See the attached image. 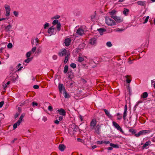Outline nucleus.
I'll list each match as a JSON object with an SVG mask.
<instances>
[{
  "label": "nucleus",
  "mask_w": 155,
  "mask_h": 155,
  "mask_svg": "<svg viewBox=\"0 0 155 155\" xmlns=\"http://www.w3.org/2000/svg\"><path fill=\"white\" fill-rule=\"evenodd\" d=\"M84 32V30L82 28H79L77 30V33L79 35H82Z\"/></svg>",
  "instance_id": "nucleus-14"
},
{
  "label": "nucleus",
  "mask_w": 155,
  "mask_h": 155,
  "mask_svg": "<svg viewBox=\"0 0 155 155\" xmlns=\"http://www.w3.org/2000/svg\"><path fill=\"white\" fill-rule=\"evenodd\" d=\"M116 12L114 10H113L109 12V14L111 15V17L112 16H115L114 15L116 14Z\"/></svg>",
  "instance_id": "nucleus-26"
},
{
  "label": "nucleus",
  "mask_w": 155,
  "mask_h": 155,
  "mask_svg": "<svg viewBox=\"0 0 155 155\" xmlns=\"http://www.w3.org/2000/svg\"><path fill=\"white\" fill-rule=\"evenodd\" d=\"M32 58H28L25 60L24 61L27 63H29L32 60Z\"/></svg>",
  "instance_id": "nucleus-31"
},
{
  "label": "nucleus",
  "mask_w": 155,
  "mask_h": 155,
  "mask_svg": "<svg viewBox=\"0 0 155 155\" xmlns=\"http://www.w3.org/2000/svg\"><path fill=\"white\" fill-rule=\"evenodd\" d=\"M81 81L84 84H85L87 82L86 80L83 78H81Z\"/></svg>",
  "instance_id": "nucleus-48"
},
{
  "label": "nucleus",
  "mask_w": 155,
  "mask_h": 155,
  "mask_svg": "<svg viewBox=\"0 0 155 155\" xmlns=\"http://www.w3.org/2000/svg\"><path fill=\"white\" fill-rule=\"evenodd\" d=\"M60 22L59 21H58V20L55 19L53 21L52 23L53 25H55L56 24L57 25Z\"/></svg>",
  "instance_id": "nucleus-34"
},
{
  "label": "nucleus",
  "mask_w": 155,
  "mask_h": 155,
  "mask_svg": "<svg viewBox=\"0 0 155 155\" xmlns=\"http://www.w3.org/2000/svg\"><path fill=\"white\" fill-rule=\"evenodd\" d=\"M63 119V117L62 116H60L59 117L58 120L60 121H61Z\"/></svg>",
  "instance_id": "nucleus-64"
},
{
  "label": "nucleus",
  "mask_w": 155,
  "mask_h": 155,
  "mask_svg": "<svg viewBox=\"0 0 155 155\" xmlns=\"http://www.w3.org/2000/svg\"><path fill=\"white\" fill-rule=\"evenodd\" d=\"M67 51L65 49H64L63 50H61V51L59 52L58 54L59 56L62 57L64 55H66L67 54Z\"/></svg>",
  "instance_id": "nucleus-8"
},
{
  "label": "nucleus",
  "mask_w": 155,
  "mask_h": 155,
  "mask_svg": "<svg viewBox=\"0 0 155 155\" xmlns=\"http://www.w3.org/2000/svg\"><path fill=\"white\" fill-rule=\"evenodd\" d=\"M70 66L73 68H75L76 67V64L74 63H72L70 64Z\"/></svg>",
  "instance_id": "nucleus-40"
},
{
  "label": "nucleus",
  "mask_w": 155,
  "mask_h": 155,
  "mask_svg": "<svg viewBox=\"0 0 155 155\" xmlns=\"http://www.w3.org/2000/svg\"><path fill=\"white\" fill-rule=\"evenodd\" d=\"M2 44H1L0 45V52L1 53H2V51L4 48V47H2Z\"/></svg>",
  "instance_id": "nucleus-47"
},
{
  "label": "nucleus",
  "mask_w": 155,
  "mask_h": 155,
  "mask_svg": "<svg viewBox=\"0 0 155 155\" xmlns=\"http://www.w3.org/2000/svg\"><path fill=\"white\" fill-rule=\"evenodd\" d=\"M57 111L59 113L60 115L62 116H65L66 115V111L62 108L58 109Z\"/></svg>",
  "instance_id": "nucleus-11"
},
{
  "label": "nucleus",
  "mask_w": 155,
  "mask_h": 155,
  "mask_svg": "<svg viewBox=\"0 0 155 155\" xmlns=\"http://www.w3.org/2000/svg\"><path fill=\"white\" fill-rule=\"evenodd\" d=\"M21 120H20V119H19V120H18L17 122L16 123H17V124L18 125H19L20 124V123H21Z\"/></svg>",
  "instance_id": "nucleus-52"
},
{
  "label": "nucleus",
  "mask_w": 155,
  "mask_h": 155,
  "mask_svg": "<svg viewBox=\"0 0 155 155\" xmlns=\"http://www.w3.org/2000/svg\"><path fill=\"white\" fill-rule=\"evenodd\" d=\"M129 131L131 133L133 134H135L136 133L135 130L134 129H130L129 130Z\"/></svg>",
  "instance_id": "nucleus-36"
},
{
  "label": "nucleus",
  "mask_w": 155,
  "mask_h": 155,
  "mask_svg": "<svg viewBox=\"0 0 155 155\" xmlns=\"http://www.w3.org/2000/svg\"><path fill=\"white\" fill-rule=\"evenodd\" d=\"M111 18L114 19V20L117 22H121L123 20L120 17L115 16H112Z\"/></svg>",
  "instance_id": "nucleus-9"
},
{
  "label": "nucleus",
  "mask_w": 155,
  "mask_h": 155,
  "mask_svg": "<svg viewBox=\"0 0 155 155\" xmlns=\"http://www.w3.org/2000/svg\"><path fill=\"white\" fill-rule=\"evenodd\" d=\"M126 78V82L127 83L129 84L131 81V77L130 75H127L125 76Z\"/></svg>",
  "instance_id": "nucleus-15"
},
{
  "label": "nucleus",
  "mask_w": 155,
  "mask_h": 155,
  "mask_svg": "<svg viewBox=\"0 0 155 155\" xmlns=\"http://www.w3.org/2000/svg\"><path fill=\"white\" fill-rule=\"evenodd\" d=\"M71 42V39L70 38H67L65 39L64 41V44L66 46H68Z\"/></svg>",
  "instance_id": "nucleus-10"
},
{
  "label": "nucleus",
  "mask_w": 155,
  "mask_h": 155,
  "mask_svg": "<svg viewBox=\"0 0 155 155\" xmlns=\"http://www.w3.org/2000/svg\"><path fill=\"white\" fill-rule=\"evenodd\" d=\"M69 54H67V55L65 56L64 60V64H65L67 63V62L68 60V58H69L68 56Z\"/></svg>",
  "instance_id": "nucleus-23"
},
{
  "label": "nucleus",
  "mask_w": 155,
  "mask_h": 155,
  "mask_svg": "<svg viewBox=\"0 0 155 155\" xmlns=\"http://www.w3.org/2000/svg\"><path fill=\"white\" fill-rule=\"evenodd\" d=\"M127 104L125 105L124 106V112L123 117L124 120L126 119V117L127 115Z\"/></svg>",
  "instance_id": "nucleus-12"
},
{
  "label": "nucleus",
  "mask_w": 155,
  "mask_h": 155,
  "mask_svg": "<svg viewBox=\"0 0 155 155\" xmlns=\"http://www.w3.org/2000/svg\"><path fill=\"white\" fill-rule=\"evenodd\" d=\"M68 65H66L64 67V73H66L68 71Z\"/></svg>",
  "instance_id": "nucleus-33"
},
{
  "label": "nucleus",
  "mask_w": 155,
  "mask_h": 155,
  "mask_svg": "<svg viewBox=\"0 0 155 155\" xmlns=\"http://www.w3.org/2000/svg\"><path fill=\"white\" fill-rule=\"evenodd\" d=\"M108 47H111L112 46V44L110 41L107 42L106 43Z\"/></svg>",
  "instance_id": "nucleus-37"
},
{
  "label": "nucleus",
  "mask_w": 155,
  "mask_h": 155,
  "mask_svg": "<svg viewBox=\"0 0 155 155\" xmlns=\"http://www.w3.org/2000/svg\"><path fill=\"white\" fill-rule=\"evenodd\" d=\"M25 115V114H22L21 115V116H20L19 118V119H20V120H22L23 118L24 117Z\"/></svg>",
  "instance_id": "nucleus-44"
},
{
  "label": "nucleus",
  "mask_w": 155,
  "mask_h": 155,
  "mask_svg": "<svg viewBox=\"0 0 155 155\" xmlns=\"http://www.w3.org/2000/svg\"><path fill=\"white\" fill-rule=\"evenodd\" d=\"M4 104V101H2L0 102V107H2Z\"/></svg>",
  "instance_id": "nucleus-55"
},
{
  "label": "nucleus",
  "mask_w": 155,
  "mask_h": 155,
  "mask_svg": "<svg viewBox=\"0 0 155 155\" xmlns=\"http://www.w3.org/2000/svg\"><path fill=\"white\" fill-rule=\"evenodd\" d=\"M12 47V45L11 43H9L7 45V47L9 48H11Z\"/></svg>",
  "instance_id": "nucleus-41"
},
{
  "label": "nucleus",
  "mask_w": 155,
  "mask_h": 155,
  "mask_svg": "<svg viewBox=\"0 0 155 155\" xmlns=\"http://www.w3.org/2000/svg\"><path fill=\"white\" fill-rule=\"evenodd\" d=\"M47 120V118L45 117H43L42 118V120L44 121H46Z\"/></svg>",
  "instance_id": "nucleus-60"
},
{
  "label": "nucleus",
  "mask_w": 155,
  "mask_h": 155,
  "mask_svg": "<svg viewBox=\"0 0 155 155\" xmlns=\"http://www.w3.org/2000/svg\"><path fill=\"white\" fill-rule=\"evenodd\" d=\"M6 10V16L8 17L10 15V12L11 11V8L10 6L7 4L5 5L4 6Z\"/></svg>",
  "instance_id": "nucleus-4"
},
{
  "label": "nucleus",
  "mask_w": 155,
  "mask_h": 155,
  "mask_svg": "<svg viewBox=\"0 0 155 155\" xmlns=\"http://www.w3.org/2000/svg\"><path fill=\"white\" fill-rule=\"evenodd\" d=\"M96 39L93 38L90 40L89 43L91 45H94L96 44Z\"/></svg>",
  "instance_id": "nucleus-16"
},
{
  "label": "nucleus",
  "mask_w": 155,
  "mask_h": 155,
  "mask_svg": "<svg viewBox=\"0 0 155 155\" xmlns=\"http://www.w3.org/2000/svg\"><path fill=\"white\" fill-rule=\"evenodd\" d=\"M66 146L64 144H60L58 148L61 151H64L66 148Z\"/></svg>",
  "instance_id": "nucleus-18"
},
{
  "label": "nucleus",
  "mask_w": 155,
  "mask_h": 155,
  "mask_svg": "<svg viewBox=\"0 0 155 155\" xmlns=\"http://www.w3.org/2000/svg\"><path fill=\"white\" fill-rule=\"evenodd\" d=\"M140 131L141 133V135H143L148 133L149 131L148 130H142Z\"/></svg>",
  "instance_id": "nucleus-27"
},
{
  "label": "nucleus",
  "mask_w": 155,
  "mask_h": 155,
  "mask_svg": "<svg viewBox=\"0 0 155 155\" xmlns=\"http://www.w3.org/2000/svg\"><path fill=\"white\" fill-rule=\"evenodd\" d=\"M148 96V94L147 92H144L142 95L141 96V97H142L143 98H147Z\"/></svg>",
  "instance_id": "nucleus-28"
},
{
  "label": "nucleus",
  "mask_w": 155,
  "mask_h": 155,
  "mask_svg": "<svg viewBox=\"0 0 155 155\" xmlns=\"http://www.w3.org/2000/svg\"><path fill=\"white\" fill-rule=\"evenodd\" d=\"M19 114H20L19 113L17 112L15 115V118H17L18 117V116H19Z\"/></svg>",
  "instance_id": "nucleus-51"
},
{
  "label": "nucleus",
  "mask_w": 155,
  "mask_h": 155,
  "mask_svg": "<svg viewBox=\"0 0 155 155\" xmlns=\"http://www.w3.org/2000/svg\"><path fill=\"white\" fill-rule=\"evenodd\" d=\"M78 128V127L74 124H72L69 126L68 131L69 133H72L73 134H74Z\"/></svg>",
  "instance_id": "nucleus-2"
},
{
  "label": "nucleus",
  "mask_w": 155,
  "mask_h": 155,
  "mask_svg": "<svg viewBox=\"0 0 155 155\" xmlns=\"http://www.w3.org/2000/svg\"><path fill=\"white\" fill-rule=\"evenodd\" d=\"M58 88L60 92H61L63 90V91H64V87L63 84H59L58 85Z\"/></svg>",
  "instance_id": "nucleus-22"
},
{
  "label": "nucleus",
  "mask_w": 155,
  "mask_h": 155,
  "mask_svg": "<svg viewBox=\"0 0 155 155\" xmlns=\"http://www.w3.org/2000/svg\"><path fill=\"white\" fill-rule=\"evenodd\" d=\"M12 26L10 25V24H9L5 27V29L6 32H8L10 30Z\"/></svg>",
  "instance_id": "nucleus-21"
},
{
  "label": "nucleus",
  "mask_w": 155,
  "mask_h": 155,
  "mask_svg": "<svg viewBox=\"0 0 155 155\" xmlns=\"http://www.w3.org/2000/svg\"><path fill=\"white\" fill-rule=\"evenodd\" d=\"M48 33L50 34V36H51L54 33H55L56 32V30L55 29V28L53 27V26L49 28L48 31Z\"/></svg>",
  "instance_id": "nucleus-5"
},
{
  "label": "nucleus",
  "mask_w": 155,
  "mask_h": 155,
  "mask_svg": "<svg viewBox=\"0 0 155 155\" xmlns=\"http://www.w3.org/2000/svg\"><path fill=\"white\" fill-rule=\"evenodd\" d=\"M36 47H34L32 49V51L33 52H34L36 50Z\"/></svg>",
  "instance_id": "nucleus-63"
},
{
  "label": "nucleus",
  "mask_w": 155,
  "mask_h": 155,
  "mask_svg": "<svg viewBox=\"0 0 155 155\" xmlns=\"http://www.w3.org/2000/svg\"><path fill=\"white\" fill-rule=\"evenodd\" d=\"M101 125L97 124L93 128V129L94 130V133H95L97 134L98 135H100L101 134Z\"/></svg>",
  "instance_id": "nucleus-3"
},
{
  "label": "nucleus",
  "mask_w": 155,
  "mask_h": 155,
  "mask_svg": "<svg viewBox=\"0 0 155 155\" xmlns=\"http://www.w3.org/2000/svg\"><path fill=\"white\" fill-rule=\"evenodd\" d=\"M110 146L113 148H118L119 147L117 144H115L112 143H110Z\"/></svg>",
  "instance_id": "nucleus-29"
},
{
  "label": "nucleus",
  "mask_w": 155,
  "mask_h": 155,
  "mask_svg": "<svg viewBox=\"0 0 155 155\" xmlns=\"http://www.w3.org/2000/svg\"><path fill=\"white\" fill-rule=\"evenodd\" d=\"M149 16H147V17L144 20V21L143 22V24H144L146 23L147 22V21L149 19Z\"/></svg>",
  "instance_id": "nucleus-42"
},
{
  "label": "nucleus",
  "mask_w": 155,
  "mask_h": 155,
  "mask_svg": "<svg viewBox=\"0 0 155 155\" xmlns=\"http://www.w3.org/2000/svg\"><path fill=\"white\" fill-rule=\"evenodd\" d=\"M84 60V59L82 57H80L78 58V61L80 62H82Z\"/></svg>",
  "instance_id": "nucleus-39"
},
{
  "label": "nucleus",
  "mask_w": 155,
  "mask_h": 155,
  "mask_svg": "<svg viewBox=\"0 0 155 155\" xmlns=\"http://www.w3.org/2000/svg\"><path fill=\"white\" fill-rule=\"evenodd\" d=\"M70 83L68 84H69V86H71L72 85L74 84V81H71V82H69Z\"/></svg>",
  "instance_id": "nucleus-59"
},
{
  "label": "nucleus",
  "mask_w": 155,
  "mask_h": 155,
  "mask_svg": "<svg viewBox=\"0 0 155 155\" xmlns=\"http://www.w3.org/2000/svg\"><path fill=\"white\" fill-rule=\"evenodd\" d=\"M18 124L17 123H15L13 125V129H15L17 127Z\"/></svg>",
  "instance_id": "nucleus-53"
},
{
  "label": "nucleus",
  "mask_w": 155,
  "mask_h": 155,
  "mask_svg": "<svg viewBox=\"0 0 155 155\" xmlns=\"http://www.w3.org/2000/svg\"><path fill=\"white\" fill-rule=\"evenodd\" d=\"M104 111L105 112L107 116L108 117L110 118H112V116L110 114L109 112L106 109H104Z\"/></svg>",
  "instance_id": "nucleus-20"
},
{
  "label": "nucleus",
  "mask_w": 155,
  "mask_h": 155,
  "mask_svg": "<svg viewBox=\"0 0 155 155\" xmlns=\"http://www.w3.org/2000/svg\"><path fill=\"white\" fill-rule=\"evenodd\" d=\"M105 21L106 24L109 26H111L116 25L115 21L108 17H106Z\"/></svg>",
  "instance_id": "nucleus-1"
},
{
  "label": "nucleus",
  "mask_w": 155,
  "mask_h": 155,
  "mask_svg": "<svg viewBox=\"0 0 155 155\" xmlns=\"http://www.w3.org/2000/svg\"><path fill=\"white\" fill-rule=\"evenodd\" d=\"M31 54V51H29L26 54V56L27 58L30 57Z\"/></svg>",
  "instance_id": "nucleus-38"
},
{
  "label": "nucleus",
  "mask_w": 155,
  "mask_h": 155,
  "mask_svg": "<svg viewBox=\"0 0 155 155\" xmlns=\"http://www.w3.org/2000/svg\"><path fill=\"white\" fill-rule=\"evenodd\" d=\"M23 68V67H20L15 72H17L18 71H21V69Z\"/></svg>",
  "instance_id": "nucleus-62"
},
{
  "label": "nucleus",
  "mask_w": 155,
  "mask_h": 155,
  "mask_svg": "<svg viewBox=\"0 0 155 155\" xmlns=\"http://www.w3.org/2000/svg\"><path fill=\"white\" fill-rule=\"evenodd\" d=\"M85 46V44L84 43H82L80 44L79 45V48L81 49L84 48Z\"/></svg>",
  "instance_id": "nucleus-32"
},
{
  "label": "nucleus",
  "mask_w": 155,
  "mask_h": 155,
  "mask_svg": "<svg viewBox=\"0 0 155 155\" xmlns=\"http://www.w3.org/2000/svg\"><path fill=\"white\" fill-rule=\"evenodd\" d=\"M113 125L118 130L120 131L121 133H123V131L122 129L119 125L117 124L116 122L113 121Z\"/></svg>",
  "instance_id": "nucleus-7"
},
{
  "label": "nucleus",
  "mask_w": 155,
  "mask_h": 155,
  "mask_svg": "<svg viewBox=\"0 0 155 155\" xmlns=\"http://www.w3.org/2000/svg\"><path fill=\"white\" fill-rule=\"evenodd\" d=\"M32 105L33 106H34L35 105V106H37L38 105V103H36V102H33L32 103Z\"/></svg>",
  "instance_id": "nucleus-58"
},
{
  "label": "nucleus",
  "mask_w": 155,
  "mask_h": 155,
  "mask_svg": "<svg viewBox=\"0 0 155 155\" xmlns=\"http://www.w3.org/2000/svg\"><path fill=\"white\" fill-rule=\"evenodd\" d=\"M110 143V142L108 141L105 140H99L97 141V144L100 145L103 143L107 144Z\"/></svg>",
  "instance_id": "nucleus-13"
},
{
  "label": "nucleus",
  "mask_w": 155,
  "mask_h": 155,
  "mask_svg": "<svg viewBox=\"0 0 155 155\" xmlns=\"http://www.w3.org/2000/svg\"><path fill=\"white\" fill-rule=\"evenodd\" d=\"M146 1H138L137 3L139 5L145 6L146 5Z\"/></svg>",
  "instance_id": "nucleus-19"
},
{
  "label": "nucleus",
  "mask_w": 155,
  "mask_h": 155,
  "mask_svg": "<svg viewBox=\"0 0 155 155\" xmlns=\"http://www.w3.org/2000/svg\"><path fill=\"white\" fill-rule=\"evenodd\" d=\"M60 16L57 15L54 16L52 19H58L60 18Z\"/></svg>",
  "instance_id": "nucleus-56"
},
{
  "label": "nucleus",
  "mask_w": 155,
  "mask_h": 155,
  "mask_svg": "<svg viewBox=\"0 0 155 155\" xmlns=\"http://www.w3.org/2000/svg\"><path fill=\"white\" fill-rule=\"evenodd\" d=\"M129 12V10L128 9L124 8L123 11V13L125 15L127 16Z\"/></svg>",
  "instance_id": "nucleus-25"
},
{
  "label": "nucleus",
  "mask_w": 155,
  "mask_h": 155,
  "mask_svg": "<svg viewBox=\"0 0 155 155\" xmlns=\"http://www.w3.org/2000/svg\"><path fill=\"white\" fill-rule=\"evenodd\" d=\"M97 123L96 119H94L92 120L90 122V127L91 129H93V128L96 126Z\"/></svg>",
  "instance_id": "nucleus-6"
},
{
  "label": "nucleus",
  "mask_w": 155,
  "mask_h": 155,
  "mask_svg": "<svg viewBox=\"0 0 155 155\" xmlns=\"http://www.w3.org/2000/svg\"><path fill=\"white\" fill-rule=\"evenodd\" d=\"M48 110L50 111H52V108L51 106H49L48 107Z\"/></svg>",
  "instance_id": "nucleus-57"
},
{
  "label": "nucleus",
  "mask_w": 155,
  "mask_h": 155,
  "mask_svg": "<svg viewBox=\"0 0 155 155\" xmlns=\"http://www.w3.org/2000/svg\"><path fill=\"white\" fill-rule=\"evenodd\" d=\"M64 96L65 98H69L70 97V96L69 94L67 93V92H66L65 88H64Z\"/></svg>",
  "instance_id": "nucleus-24"
},
{
  "label": "nucleus",
  "mask_w": 155,
  "mask_h": 155,
  "mask_svg": "<svg viewBox=\"0 0 155 155\" xmlns=\"http://www.w3.org/2000/svg\"><path fill=\"white\" fill-rule=\"evenodd\" d=\"M49 26V24L48 23H46L44 25V28L46 29L47 27H48Z\"/></svg>",
  "instance_id": "nucleus-43"
},
{
  "label": "nucleus",
  "mask_w": 155,
  "mask_h": 155,
  "mask_svg": "<svg viewBox=\"0 0 155 155\" xmlns=\"http://www.w3.org/2000/svg\"><path fill=\"white\" fill-rule=\"evenodd\" d=\"M142 101H139L137 102V104L135 105V107H137L138 106V104H139V103H142Z\"/></svg>",
  "instance_id": "nucleus-49"
},
{
  "label": "nucleus",
  "mask_w": 155,
  "mask_h": 155,
  "mask_svg": "<svg viewBox=\"0 0 155 155\" xmlns=\"http://www.w3.org/2000/svg\"><path fill=\"white\" fill-rule=\"evenodd\" d=\"M53 58L54 60H56L57 58V56L56 55H54L53 56Z\"/></svg>",
  "instance_id": "nucleus-61"
},
{
  "label": "nucleus",
  "mask_w": 155,
  "mask_h": 155,
  "mask_svg": "<svg viewBox=\"0 0 155 155\" xmlns=\"http://www.w3.org/2000/svg\"><path fill=\"white\" fill-rule=\"evenodd\" d=\"M54 123L56 124H59L60 122L57 119L54 121Z\"/></svg>",
  "instance_id": "nucleus-54"
},
{
  "label": "nucleus",
  "mask_w": 155,
  "mask_h": 155,
  "mask_svg": "<svg viewBox=\"0 0 155 155\" xmlns=\"http://www.w3.org/2000/svg\"><path fill=\"white\" fill-rule=\"evenodd\" d=\"M13 13L14 15L16 17L18 16V12L15 11L13 12Z\"/></svg>",
  "instance_id": "nucleus-46"
},
{
  "label": "nucleus",
  "mask_w": 155,
  "mask_h": 155,
  "mask_svg": "<svg viewBox=\"0 0 155 155\" xmlns=\"http://www.w3.org/2000/svg\"><path fill=\"white\" fill-rule=\"evenodd\" d=\"M97 30L99 31L101 35H102L103 34L104 32L106 31V30L104 28H101L99 29H98Z\"/></svg>",
  "instance_id": "nucleus-17"
},
{
  "label": "nucleus",
  "mask_w": 155,
  "mask_h": 155,
  "mask_svg": "<svg viewBox=\"0 0 155 155\" xmlns=\"http://www.w3.org/2000/svg\"><path fill=\"white\" fill-rule=\"evenodd\" d=\"M56 28L58 31H59L61 29V25L60 23H58L57 25L56 26Z\"/></svg>",
  "instance_id": "nucleus-30"
},
{
  "label": "nucleus",
  "mask_w": 155,
  "mask_h": 155,
  "mask_svg": "<svg viewBox=\"0 0 155 155\" xmlns=\"http://www.w3.org/2000/svg\"><path fill=\"white\" fill-rule=\"evenodd\" d=\"M33 88L35 89L39 88V86L37 85H35L33 86Z\"/></svg>",
  "instance_id": "nucleus-50"
},
{
  "label": "nucleus",
  "mask_w": 155,
  "mask_h": 155,
  "mask_svg": "<svg viewBox=\"0 0 155 155\" xmlns=\"http://www.w3.org/2000/svg\"><path fill=\"white\" fill-rule=\"evenodd\" d=\"M140 135H141L140 131L137 134H135V136L137 137H138Z\"/></svg>",
  "instance_id": "nucleus-45"
},
{
  "label": "nucleus",
  "mask_w": 155,
  "mask_h": 155,
  "mask_svg": "<svg viewBox=\"0 0 155 155\" xmlns=\"http://www.w3.org/2000/svg\"><path fill=\"white\" fill-rule=\"evenodd\" d=\"M150 142V141H148L147 142H146L143 146V148L145 147H146L148 146L149 145V143Z\"/></svg>",
  "instance_id": "nucleus-35"
}]
</instances>
